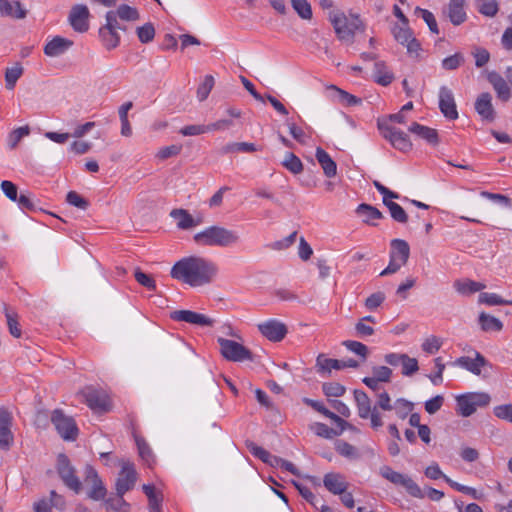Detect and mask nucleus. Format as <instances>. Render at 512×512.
<instances>
[{
    "instance_id": "obj_46",
    "label": "nucleus",
    "mask_w": 512,
    "mask_h": 512,
    "mask_svg": "<svg viewBox=\"0 0 512 512\" xmlns=\"http://www.w3.org/2000/svg\"><path fill=\"white\" fill-rule=\"evenodd\" d=\"M414 13L417 16L421 17L426 22V24L429 27V30L433 34H439V29H438L437 21H436L435 16L433 15L432 12H430L427 9L416 7Z\"/></svg>"
},
{
    "instance_id": "obj_13",
    "label": "nucleus",
    "mask_w": 512,
    "mask_h": 512,
    "mask_svg": "<svg viewBox=\"0 0 512 512\" xmlns=\"http://www.w3.org/2000/svg\"><path fill=\"white\" fill-rule=\"evenodd\" d=\"M439 109L447 119L455 120L458 118L453 93L446 86H442L439 90Z\"/></svg>"
},
{
    "instance_id": "obj_10",
    "label": "nucleus",
    "mask_w": 512,
    "mask_h": 512,
    "mask_svg": "<svg viewBox=\"0 0 512 512\" xmlns=\"http://www.w3.org/2000/svg\"><path fill=\"white\" fill-rule=\"evenodd\" d=\"M89 16L90 13L86 5H74L69 14V23L76 32L84 33L89 29Z\"/></svg>"
},
{
    "instance_id": "obj_55",
    "label": "nucleus",
    "mask_w": 512,
    "mask_h": 512,
    "mask_svg": "<svg viewBox=\"0 0 512 512\" xmlns=\"http://www.w3.org/2000/svg\"><path fill=\"white\" fill-rule=\"evenodd\" d=\"M303 402L306 405H308L311 408H313L314 410H316L317 412L321 413L323 416L331 419L333 422L337 418V414H335L334 412H332L329 409H327L324 406V404L322 402H320V401L313 400V399H310V398H304Z\"/></svg>"
},
{
    "instance_id": "obj_37",
    "label": "nucleus",
    "mask_w": 512,
    "mask_h": 512,
    "mask_svg": "<svg viewBox=\"0 0 512 512\" xmlns=\"http://www.w3.org/2000/svg\"><path fill=\"white\" fill-rule=\"evenodd\" d=\"M121 468L118 480H136L137 472L133 462L127 459H115V464Z\"/></svg>"
},
{
    "instance_id": "obj_32",
    "label": "nucleus",
    "mask_w": 512,
    "mask_h": 512,
    "mask_svg": "<svg viewBox=\"0 0 512 512\" xmlns=\"http://www.w3.org/2000/svg\"><path fill=\"white\" fill-rule=\"evenodd\" d=\"M455 290L462 295H470L483 290L486 286L483 283L473 280H456L453 284Z\"/></svg>"
},
{
    "instance_id": "obj_5",
    "label": "nucleus",
    "mask_w": 512,
    "mask_h": 512,
    "mask_svg": "<svg viewBox=\"0 0 512 512\" xmlns=\"http://www.w3.org/2000/svg\"><path fill=\"white\" fill-rule=\"evenodd\" d=\"M377 126L381 135L389 141L395 149L404 153L412 150V142L408 134L386 122L378 121Z\"/></svg>"
},
{
    "instance_id": "obj_21",
    "label": "nucleus",
    "mask_w": 512,
    "mask_h": 512,
    "mask_svg": "<svg viewBox=\"0 0 512 512\" xmlns=\"http://www.w3.org/2000/svg\"><path fill=\"white\" fill-rule=\"evenodd\" d=\"M0 13L2 16L24 19L27 15V10L22 7L20 1L0 0Z\"/></svg>"
},
{
    "instance_id": "obj_40",
    "label": "nucleus",
    "mask_w": 512,
    "mask_h": 512,
    "mask_svg": "<svg viewBox=\"0 0 512 512\" xmlns=\"http://www.w3.org/2000/svg\"><path fill=\"white\" fill-rule=\"evenodd\" d=\"M335 450L338 454L350 460H354L359 457L358 449L343 440H337L335 442Z\"/></svg>"
},
{
    "instance_id": "obj_20",
    "label": "nucleus",
    "mask_w": 512,
    "mask_h": 512,
    "mask_svg": "<svg viewBox=\"0 0 512 512\" xmlns=\"http://www.w3.org/2000/svg\"><path fill=\"white\" fill-rule=\"evenodd\" d=\"M408 131L425 140L432 146H437L439 143V136L436 129L413 122L408 127Z\"/></svg>"
},
{
    "instance_id": "obj_63",
    "label": "nucleus",
    "mask_w": 512,
    "mask_h": 512,
    "mask_svg": "<svg viewBox=\"0 0 512 512\" xmlns=\"http://www.w3.org/2000/svg\"><path fill=\"white\" fill-rule=\"evenodd\" d=\"M66 201L68 204L80 208L82 210L87 209V207L89 206V202L76 191H69L66 196Z\"/></svg>"
},
{
    "instance_id": "obj_2",
    "label": "nucleus",
    "mask_w": 512,
    "mask_h": 512,
    "mask_svg": "<svg viewBox=\"0 0 512 512\" xmlns=\"http://www.w3.org/2000/svg\"><path fill=\"white\" fill-rule=\"evenodd\" d=\"M194 242L204 247H231L237 245L241 238L237 231L220 225H211L194 234Z\"/></svg>"
},
{
    "instance_id": "obj_52",
    "label": "nucleus",
    "mask_w": 512,
    "mask_h": 512,
    "mask_svg": "<svg viewBox=\"0 0 512 512\" xmlns=\"http://www.w3.org/2000/svg\"><path fill=\"white\" fill-rule=\"evenodd\" d=\"M322 390L327 397H341L346 392L345 386L337 382L323 383Z\"/></svg>"
},
{
    "instance_id": "obj_6",
    "label": "nucleus",
    "mask_w": 512,
    "mask_h": 512,
    "mask_svg": "<svg viewBox=\"0 0 512 512\" xmlns=\"http://www.w3.org/2000/svg\"><path fill=\"white\" fill-rule=\"evenodd\" d=\"M51 422L63 440L75 441L77 439L79 431L74 419L65 415L62 410L55 409L52 412Z\"/></svg>"
},
{
    "instance_id": "obj_26",
    "label": "nucleus",
    "mask_w": 512,
    "mask_h": 512,
    "mask_svg": "<svg viewBox=\"0 0 512 512\" xmlns=\"http://www.w3.org/2000/svg\"><path fill=\"white\" fill-rule=\"evenodd\" d=\"M373 78L377 84L388 86L394 80V74L384 61H377L374 64Z\"/></svg>"
},
{
    "instance_id": "obj_43",
    "label": "nucleus",
    "mask_w": 512,
    "mask_h": 512,
    "mask_svg": "<svg viewBox=\"0 0 512 512\" xmlns=\"http://www.w3.org/2000/svg\"><path fill=\"white\" fill-rule=\"evenodd\" d=\"M99 33L102 38L104 46L108 50L114 49L119 45L120 37H119L117 31L100 28Z\"/></svg>"
},
{
    "instance_id": "obj_38",
    "label": "nucleus",
    "mask_w": 512,
    "mask_h": 512,
    "mask_svg": "<svg viewBox=\"0 0 512 512\" xmlns=\"http://www.w3.org/2000/svg\"><path fill=\"white\" fill-rule=\"evenodd\" d=\"M328 89L335 93L334 97L343 105L346 106H355L362 102L360 98L334 86L331 85Z\"/></svg>"
},
{
    "instance_id": "obj_29",
    "label": "nucleus",
    "mask_w": 512,
    "mask_h": 512,
    "mask_svg": "<svg viewBox=\"0 0 512 512\" xmlns=\"http://www.w3.org/2000/svg\"><path fill=\"white\" fill-rule=\"evenodd\" d=\"M356 214L362 218L364 223L373 226H375V223L372 222L373 220H379L384 217L379 209L366 203L358 205Z\"/></svg>"
},
{
    "instance_id": "obj_30",
    "label": "nucleus",
    "mask_w": 512,
    "mask_h": 512,
    "mask_svg": "<svg viewBox=\"0 0 512 512\" xmlns=\"http://www.w3.org/2000/svg\"><path fill=\"white\" fill-rule=\"evenodd\" d=\"M353 394L359 417L367 419L373 410L370 398L364 391L358 389H355Z\"/></svg>"
},
{
    "instance_id": "obj_7",
    "label": "nucleus",
    "mask_w": 512,
    "mask_h": 512,
    "mask_svg": "<svg viewBox=\"0 0 512 512\" xmlns=\"http://www.w3.org/2000/svg\"><path fill=\"white\" fill-rule=\"evenodd\" d=\"M217 342L220 346L221 355L225 359L233 362L253 360L251 351L244 347L242 344L222 337L218 338Z\"/></svg>"
},
{
    "instance_id": "obj_8",
    "label": "nucleus",
    "mask_w": 512,
    "mask_h": 512,
    "mask_svg": "<svg viewBox=\"0 0 512 512\" xmlns=\"http://www.w3.org/2000/svg\"><path fill=\"white\" fill-rule=\"evenodd\" d=\"M68 487L76 494H80L85 490L89 499L98 501L105 498L107 489L103 482H66Z\"/></svg>"
},
{
    "instance_id": "obj_12",
    "label": "nucleus",
    "mask_w": 512,
    "mask_h": 512,
    "mask_svg": "<svg viewBox=\"0 0 512 512\" xmlns=\"http://www.w3.org/2000/svg\"><path fill=\"white\" fill-rule=\"evenodd\" d=\"M316 366L318 367V372L330 373L332 369L341 370L344 368H357L359 366V364L354 359H348L346 361L338 360V359L326 358L324 355L320 354L317 357Z\"/></svg>"
},
{
    "instance_id": "obj_45",
    "label": "nucleus",
    "mask_w": 512,
    "mask_h": 512,
    "mask_svg": "<svg viewBox=\"0 0 512 512\" xmlns=\"http://www.w3.org/2000/svg\"><path fill=\"white\" fill-rule=\"evenodd\" d=\"M311 429L315 432L317 436L325 439H332L335 436L341 435V431H338V428H330L328 425L320 422L314 423L311 426Z\"/></svg>"
},
{
    "instance_id": "obj_44",
    "label": "nucleus",
    "mask_w": 512,
    "mask_h": 512,
    "mask_svg": "<svg viewBox=\"0 0 512 512\" xmlns=\"http://www.w3.org/2000/svg\"><path fill=\"white\" fill-rule=\"evenodd\" d=\"M282 165L293 174H300L303 171L301 160L292 152L286 153Z\"/></svg>"
},
{
    "instance_id": "obj_50",
    "label": "nucleus",
    "mask_w": 512,
    "mask_h": 512,
    "mask_svg": "<svg viewBox=\"0 0 512 512\" xmlns=\"http://www.w3.org/2000/svg\"><path fill=\"white\" fill-rule=\"evenodd\" d=\"M479 302L489 306L495 305H512V301L505 300L495 293H481L479 295Z\"/></svg>"
},
{
    "instance_id": "obj_22",
    "label": "nucleus",
    "mask_w": 512,
    "mask_h": 512,
    "mask_svg": "<svg viewBox=\"0 0 512 512\" xmlns=\"http://www.w3.org/2000/svg\"><path fill=\"white\" fill-rule=\"evenodd\" d=\"M87 405L94 411L106 412L109 409V401L105 394L91 390L85 394Z\"/></svg>"
},
{
    "instance_id": "obj_61",
    "label": "nucleus",
    "mask_w": 512,
    "mask_h": 512,
    "mask_svg": "<svg viewBox=\"0 0 512 512\" xmlns=\"http://www.w3.org/2000/svg\"><path fill=\"white\" fill-rule=\"evenodd\" d=\"M135 280L142 286L149 290L156 289L155 280L148 274L144 273L141 269L137 268L134 272Z\"/></svg>"
},
{
    "instance_id": "obj_56",
    "label": "nucleus",
    "mask_w": 512,
    "mask_h": 512,
    "mask_svg": "<svg viewBox=\"0 0 512 512\" xmlns=\"http://www.w3.org/2000/svg\"><path fill=\"white\" fill-rule=\"evenodd\" d=\"M386 207L389 209L390 215L395 221L403 224L408 221L406 211L398 203L389 202L386 203Z\"/></svg>"
},
{
    "instance_id": "obj_47",
    "label": "nucleus",
    "mask_w": 512,
    "mask_h": 512,
    "mask_svg": "<svg viewBox=\"0 0 512 512\" xmlns=\"http://www.w3.org/2000/svg\"><path fill=\"white\" fill-rule=\"evenodd\" d=\"M291 5L302 19L310 20L312 18V8L307 0H291Z\"/></svg>"
},
{
    "instance_id": "obj_16",
    "label": "nucleus",
    "mask_w": 512,
    "mask_h": 512,
    "mask_svg": "<svg viewBox=\"0 0 512 512\" xmlns=\"http://www.w3.org/2000/svg\"><path fill=\"white\" fill-rule=\"evenodd\" d=\"M475 110L482 120L492 122L496 113L492 105V96L488 92L481 93L475 101Z\"/></svg>"
},
{
    "instance_id": "obj_14",
    "label": "nucleus",
    "mask_w": 512,
    "mask_h": 512,
    "mask_svg": "<svg viewBox=\"0 0 512 512\" xmlns=\"http://www.w3.org/2000/svg\"><path fill=\"white\" fill-rule=\"evenodd\" d=\"M454 365L464 368L477 376L481 375L482 368L490 366L486 358L479 352L475 353V358H470L467 356L459 357L454 362Z\"/></svg>"
},
{
    "instance_id": "obj_51",
    "label": "nucleus",
    "mask_w": 512,
    "mask_h": 512,
    "mask_svg": "<svg viewBox=\"0 0 512 512\" xmlns=\"http://www.w3.org/2000/svg\"><path fill=\"white\" fill-rule=\"evenodd\" d=\"M215 84L214 77L212 75H206L203 82L197 89V98L199 101H204L209 96L213 86Z\"/></svg>"
},
{
    "instance_id": "obj_53",
    "label": "nucleus",
    "mask_w": 512,
    "mask_h": 512,
    "mask_svg": "<svg viewBox=\"0 0 512 512\" xmlns=\"http://www.w3.org/2000/svg\"><path fill=\"white\" fill-rule=\"evenodd\" d=\"M29 133H30V128L27 125L14 129L13 131L10 132V134L8 136V146L11 149H14L18 145V143L21 141V139L23 137L29 135Z\"/></svg>"
},
{
    "instance_id": "obj_41",
    "label": "nucleus",
    "mask_w": 512,
    "mask_h": 512,
    "mask_svg": "<svg viewBox=\"0 0 512 512\" xmlns=\"http://www.w3.org/2000/svg\"><path fill=\"white\" fill-rule=\"evenodd\" d=\"M22 74L23 67L20 63H16L14 66L7 68L5 71L6 88L12 90Z\"/></svg>"
},
{
    "instance_id": "obj_36",
    "label": "nucleus",
    "mask_w": 512,
    "mask_h": 512,
    "mask_svg": "<svg viewBox=\"0 0 512 512\" xmlns=\"http://www.w3.org/2000/svg\"><path fill=\"white\" fill-rule=\"evenodd\" d=\"M104 504L107 512H130V505L120 496L110 495Z\"/></svg>"
},
{
    "instance_id": "obj_18",
    "label": "nucleus",
    "mask_w": 512,
    "mask_h": 512,
    "mask_svg": "<svg viewBox=\"0 0 512 512\" xmlns=\"http://www.w3.org/2000/svg\"><path fill=\"white\" fill-rule=\"evenodd\" d=\"M135 442L138 449V455L143 465L149 469H154L157 464V459L150 445L141 436H135Z\"/></svg>"
},
{
    "instance_id": "obj_27",
    "label": "nucleus",
    "mask_w": 512,
    "mask_h": 512,
    "mask_svg": "<svg viewBox=\"0 0 512 512\" xmlns=\"http://www.w3.org/2000/svg\"><path fill=\"white\" fill-rule=\"evenodd\" d=\"M410 255L409 244L402 239H393L391 241L390 258L400 261V264H406Z\"/></svg>"
},
{
    "instance_id": "obj_34",
    "label": "nucleus",
    "mask_w": 512,
    "mask_h": 512,
    "mask_svg": "<svg viewBox=\"0 0 512 512\" xmlns=\"http://www.w3.org/2000/svg\"><path fill=\"white\" fill-rule=\"evenodd\" d=\"M479 324L481 329L485 332H499L503 329V323L498 318L485 312L480 313Z\"/></svg>"
},
{
    "instance_id": "obj_3",
    "label": "nucleus",
    "mask_w": 512,
    "mask_h": 512,
    "mask_svg": "<svg viewBox=\"0 0 512 512\" xmlns=\"http://www.w3.org/2000/svg\"><path fill=\"white\" fill-rule=\"evenodd\" d=\"M331 23L340 40L353 41L355 31L364 29L358 15H350L348 18L344 13H338L331 17Z\"/></svg>"
},
{
    "instance_id": "obj_24",
    "label": "nucleus",
    "mask_w": 512,
    "mask_h": 512,
    "mask_svg": "<svg viewBox=\"0 0 512 512\" xmlns=\"http://www.w3.org/2000/svg\"><path fill=\"white\" fill-rule=\"evenodd\" d=\"M487 79L492 84L497 96L502 101H508L511 96V91L503 77L499 73L493 71L488 74Z\"/></svg>"
},
{
    "instance_id": "obj_42",
    "label": "nucleus",
    "mask_w": 512,
    "mask_h": 512,
    "mask_svg": "<svg viewBox=\"0 0 512 512\" xmlns=\"http://www.w3.org/2000/svg\"><path fill=\"white\" fill-rule=\"evenodd\" d=\"M291 484L307 502H309L314 507H317L319 499L314 495L311 488L307 485L308 482H291Z\"/></svg>"
},
{
    "instance_id": "obj_54",
    "label": "nucleus",
    "mask_w": 512,
    "mask_h": 512,
    "mask_svg": "<svg viewBox=\"0 0 512 512\" xmlns=\"http://www.w3.org/2000/svg\"><path fill=\"white\" fill-rule=\"evenodd\" d=\"M115 13L122 20L136 21L139 19L138 10L126 4L120 5Z\"/></svg>"
},
{
    "instance_id": "obj_64",
    "label": "nucleus",
    "mask_w": 512,
    "mask_h": 512,
    "mask_svg": "<svg viewBox=\"0 0 512 512\" xmlns=\"http://www.w3.org/2000/svg\"><path fill=\"white\" fill-rule=\"evenodd\" d=\"M493 412L497 418L512 423V404H503L495 406Z\"/></svg>"
},
{
    "instance_id": "obj_9",
    "label": "nucleus",
    "mask_w": 512,
    "mask_h": 512,
    "mask_svg": "<svg viewBox=\"0 0 512 512\" xmlns=\"http://www.w3.org/2000/svg\"><path fill=\"white\" fill-rule=\"evenodd\" d=\"M258 329L263 336L273 342L281 341L288 332L286 325L276 319L258 324Z\"/></svg>"
},
{
    "instance_id": "obj_31",
    "label": "nucleus",
    "mask_w": 512,
    "mask_h": 512,
    "mask_svg": "<svg viewBox=\"0 0 512 512\" xmlns=\"http://www.w3.org/2000/svg\"><path fill=\"white\" fill-rule=\"evenodd\" d=\"M57 471L61 480H79L75 475L74 467L65 454L61 453L57 457Z\"/></svg>"
},
{
    "instance_id": "obj_23",
    "label": "nucleus",
    "mask_w": 512,
    "mask_h": 512,
    "mask_svg": "<svg viewBox=\"0 0 512 512\" xmlns=\"http://www.w3.org/2000/svg\"><path fill=\"white\" fill-rule=\"evenodd\" d=\"M315 157L323 169L326 177L332 178L337 174V164L331 156L321 147H317Z\"/></svg>"
},
{
    "instance_id": "obj_59",
    "label": "nucleus",
    "mask_w": 512,
    "mask_h": 512,
    "mask_svg": "<svg viewBox=\"0 0 512 512\" xmlns=\"http://www.w3.org/2000/svg\"><path fill=\"white\" fill-rule=\"evenodd\" d=\"M342 344L349 351L361 356L363 359L367 358L368 347L365 344L355 340H346Z\"/></svg>"
},
{
    "instance_id": "obj_58",
    "label": "nucleus",
    "mask_w": 512,
    "mask_h": 512,
    "mask_svg": "<svg viewBox=\"0 0 512 512\" xmlns=\"http://www.w3.org/2000/svg\"><path fill=\"white\" fill-rule=\"evenodd\" d=\"M405 489L411 496L416 498H425V484L419 486L417 482H395Z\"/></svg>"
},
{
    "instance_id": "obj_49",
    "label": "nucleus",
    "mask_w": 512,
    "mask_h": 512,
    "mask_svg": "<svg viewBox=\"0 0 512 512\" xmlns=\"http://www.w3.org/2000/svg\"><path fill=\"white\" fill-rule=\"evenodd\" d=\"M392 34L395 40L401 45H405L410 38L413 37V32L408 25H395L392 29Z\"/></svg>"
},
{
    "instance_id": "obj_33",
    "label": "nucleus",
    "mask_w": 512,
    "mask_h": 512,
    "mask_svg": "<svg viewBox=\"0 0 512 512\" xmlns=\"http://www.w3.org/2000/svg\"><path fill=\"white\" fill-rule=\"evenodd\" d=\"M246 446L253 456L259 458L264 463L269 464L271 467L277 464L278 456L272 455L269 451L256 445L254 442H247Z\"/></svg>"
},
{
    "instance_id": "obj_4",
    "label": "nucleus",
    "mask_w": 512,
    "mask_h": 512,
    "mask_svg": "<svg viewBox=\"0 0 512 512\" xmlns=\"http://www.w3.org/2000/svg\"><path fill=\"white\" fill-rule=\"evenodd\" d=\"M491 397L484 392H471L456 397L457 413L463 417H469L477 410V407L489 405Z\"/></svg>"
},
{
    "instance_id": "obj_1",
    "label": "nucleus",
    "mask_w": 512,
    "mask_h": 512,
    "mask_svg": "<svg viewBox=\"0 0 512 512\" xmlns=\"http://www.w3.org/2000/svg\"><path fill=\"white\" fill-rule=\"evenodd\" d=\"M217 266L203 257L190 256L177 261L171 269V277L192 287L212 282Z\"/></svg>"
},
{
    "instance_id": "obj_48",
    "label": "nucleus",
    "mask_w": 512,
    "mask_h": 512,
    "mask_svg": "<svg viewBox=\"0 0 512 512\" xmlns=\"http://www.w3.org/2000/svg\"><path fill=\"white\" fill-rule=\"evenodd\" d=\"M477 9L484 16L494 17L498 12V2L496 0H478Z\"/></svg>"
},
{
    "instance_id": "obj_25",
    "label": "nucleus",
    "mask_w": 512,
    "mask_h": 512,
    "mask_svg": "<svg viewBox=\"0 0 512 512\" xmlns=\"http://www.w3.org/2000/svg\"><path fill=\"white\" fill-rule=\"evenodd\" d=\"M143 492L148 498L150 512H161V505L163 501L162 492L152 483L144 484Z\"/></svg>"
},
{
    "instance_id": "obj_11",
    "label": "nucleus",
    "mask_w": 512,
    "mask_h": 512,
    "mask_svg": "<svg viewBox=\"0 0 512 512\" xmlns=\"http://www.w3.org/2000/svg\"><path fill=\"white\" fill-rule=\"evenodd\" d=\"M171 319L180 322H186L198 326L211 327L214 320L204 314L197 313L191 310H176L171 313Z\"/></svg>"
},
{
    "instance_id": "obj_39",
    "label": "nucleus",
    "mask_w": 512,
    "mask_h": 512,
    "mask_svg": "<svg viewBox=\"0 0 512 512\" xmlns=\"http://www.w3.org/2000/svg\"><path fill=\"white\" fill-rule=\"evenodd\" d=\"M274 468H279L284 472H289L297 478H303L304 480H315V477L303 475L300 470L290 461L284 460L278 457L277 464H274Z\"/></svg>"
},
{
    "instance_id": "obj_19",
    "label": "nucleus",
    "mask_w": 512,
    "mask_h": 512,
    "mask_svg": "<svg viewBox=\"0 0 512 512\" xmlns=\"http://www.w3.org/2000/svg\"><path fill=\"white\" fill-rule=\"evenodd\" d=\"M72 45L73 41L61 36H55L45 45L44 53L49 57H58L64 54Z\"/></svg>"
},
{
    "instance_id": "obj_60",
    "label": "nucleus",
    "mask_w": 512,
    "mask_h": 512,
    "mask_svg": "<svg viewBox=\"0 0 512 512\" xmlns=\"http://www.w3.org/2000/svg\"><path fill=\"white\" fill-rule=\"evenodd\" d=\"M464 63V56L461 53H455L442 60V68L445 70H456Z\"/></svg>"
},
{
    "instance_id": "obj_28",
    "label": "nucleus",
    "mask_w": 512,
    "mask_h": 512,
    "mask_svg": "<svg viewBox=\"0 0 512 512\" xmlns=\"http://www.w3.org/2000/svg\"><path fill=\"white\" fill-rule=\"evenodd\" d=\"M465 0H450L448 5V17L453 25L462 24L467 16L464 11Z\"/></svg>"
},
{
    "instance_id": "obj_15",
    "label": "nucleus",
    "mask_w": 512,
    "mask_h": 512,
    "mask_svg": "<svg viewBox=\"0 0 512 512\" xmlns=\"http://www.w3.org/2000/svg\"><path fill=\"white\" fill-rule=\"evenodd\" d=\"M12 417L10 412L0 409V448L8 450L13 443V434L11 432Z\"/></svg>"
},
{
    "instance_id": "obj_62",
    "label": "nucleus",
    "mask_w": 512,
    "mask_h": 512,
    "mask_svg": "<svg viewBox=\"0 0 512 512\" xmlns=\"http://www.w3.org/2000/svg\"><path fill=\"white\" fill-rule=\"evenodd\" d=\"M402 374L404 376H411L416 373L419 369L418 361L416 358H411L407 354H405L402 362Z\"/></svg>"
},
{
    "instance_id": "obj_57",
    "label": "nucleus",
    "mask_w": 512,
    "mask_h": 512,
    "mask_svg": "<svg viewBox=\"0 0 512 512\" xmlns=\"http://www.w3.org/2000/svg\"><path fill=\"white\" fill-rule=\"evenodd\" d=\"M136 33L141 43H149L154 39L155 28L151 23H146L138 27Z\"/></svg>"
},
{
    "instance_id": "obj_17",
    "label": "nucleus",
    "mask_w": 512,
    "mask_h": 512,
    "mask_svg": "<svg viewBox=\"0 0 512 512\" xmlns=\"http://www.w3.org/2000/svg\"><path fill=\"white\" fill-rule=\"evenodd\" d=\"M170 217L177 221V227L181 230H189L202 223L201 218H193L188 210L183 208H175L170 212Z\"/></svg>"
},
{
    "instance_id": "obj_35",
    "label": "nucleus",
    "mask_w": 512,
    "mask_h": 512,
    "mask_svg": "<svg viewBox=\"0 0 512 512\" xmlns=\"http://www.w3.org/2000/svg\"><path fill=\"white\" fill-rule=\"evenodd\" d=\"M3 309L10 334L15 338H19L22 334V331L18 322V314L11 310L5 303L3 304Z\"/></svg>"
}]
</instances>
